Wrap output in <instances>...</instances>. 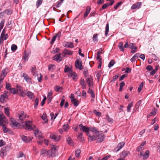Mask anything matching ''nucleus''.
Listing matches in <instances>:
<instances>
[{
	"label": "nucleus",
	"mask_w": 160,
	"mask_h": 160,
	"mask_svg": "<svg viewBox=\"0 0 160 160\" xmlns=\"http://www.w3.org/2000/svg\"><path fill=\"white\" fill-rule=\"evenodd\" d=\"M58 147H53L51 148V149L47 152V155L48 157L50 158L51 157H55L58 151Z\"/></svg>",
	"instance_id": "1"
},
{
	"label": "nucleus",
	"mask_w": 160,
	"mask_h": 160,
	"mask_svg": "<svg viewBox=\"0 0 160 160\" xmlns=\"http://www.w3.org/2000/svg\"><path fill=\"white\" fill-rule=\"evenodd\" d=\"M105 135L102 132H99L96 133V143H101L103 142L105 138Z\"/></svg>",
	"instance_id": "2"
},
{
	"label": "nucleus",
	"mask_w": 160,
	"mask_h": 160,
	"mask_svg": "<svg viewBox=\"0 0 160 160\" xmlns=\"http://www.w3.org/2000/svg\"><path fill=\"white\" fill-rule=\"evenodd\" d=\"M10 148V146H8L2 148L0 151V156L3 158L7 155V152L9 150Z\"/></svg>",
	"instance_id": "3"
},
{
	"label": "nucleus",
	"mask_w": 160,
	"mask_h": 160,
	"mask_svg": "<svg viewBox=\"0 0 160 160\" xmlns=\"http://www.w3.org/2000/svg\"><path fill=\"white\" fill-rule=\"evenodd\" d=\"M25 124L26 127L25 129L30 131L32 130L33 127H34V125L29 121L25 122Z\"/></svg>",
	"instance_id": "4"
},
{
	"label": "nucleus",
	"mask_w": 160,
	"mask_h": 160,
	"mask_svg": "<svg viewBox=\"0 0 160 160\" xmlns=\"http://www.w3.org/2000/svg\"><path fill=\"white\" fill-rule=\"evenodd\" d=\"M78 126L80 130L83 132H85L87 135L89 132V131L90 130L89 128H88L86 126H83L82 124H80L78 125Z\"/></svg>",
	"instance_id": "5"
},
{
	"label": "nucleus",
	"mask_w": 160,
	"mask_h": 160,
	"mask_svg": "<svg viewBox=\"0 0 160 160\" xmlns=\"http://www.w3.org/2000/svg\"><path fill=\"white\" fill-rule=\"evenodd\" d=\"M22 140L25 142H28L32 141L33 137H27L23 135H21Z\"/></svg>",
	"instance_id": "6"
},
{
	"label": "nucleus",
	"mask_w": 160,
	"mask_h": 160,
	"mask_svg": "<svg viewBox=\"0 0 160 160\" xmlns=\"http://www.w3.org/2000/svg\"><path fill=\"white\" fill-rule=\"evenodd\" d=\"M149 151L148 150H147L145 152V153L144 152H141L140 153L139 156L140 157H143L142 158L144 159L148 158L149 156Z\"/></svg>",
	"instance_id": "7"
},
{
	"label": "nucleus",
	"mask_w": 160,
	"mask_h": 160,
	"mask_svg": "<svg viewBox=\"0 0 160 160\" xmlns=\"http://www.w3.org/2000/svg\"><path fill=\"white\" fill-rule=\"evenodd\" d=\"M86 81L88 84L89 88H91L93 86V78L91 75L89 76V78H86Z\"/></svg>",
	"instance_id": "8"
},
{
	"label": "nucleus",
	"mask_w": 160,
	"mask_h": 160,
	"mask_svg": "<svg viewBox=\"0 0 160 160\" xmlns=\"http://www.w3.org/2000/svg\"><path fill=\"white\" fill-rule=\"evenodd\" d=\"M18 116L19 118L22 122L27 117L26 115L24 113V112L23 111H21L19 113Z\"/></svg>",
	"instance_id": "9"
},
{
	"label": "nucleus",
	"mask_w": 160,
	"mask_h": 160,
	"mask_svg": "<svg viewBox=\"0 0 160 160\" xmlns=\"http://www.w3.org/2000/svg\"><path fill=\"white\" fill-rule=\"evenodd\" d=\"M75 66L76 68L80 70H81L82 69V62L79 60H76L75 62Z\"/></svg>",
	"instance_id": "10"
},
{
	"label": "nucleus",
	"mask_w": 160,
	"mask_h": 160,
	"mask_svg": "<svg viewBox=\"0 0 160 160\" xmlns=\"http://www.w3.org/2000/svg\"><path fill=\"white\" fill-rule=\"evenodd\" d=\"M63 46L67 48H74V46L72 42H66L63 44Z\"/></svg>",
	"instance_id": "11"
},
{
	"label": "nucleus",
	"mask_w": 160,
	"mask_h": 160,
	"mask_svg": "<svg viewBox=\"0 0 160 160\" xmlns=\"http://www.w3.org/2000/svg\"><path fill=\"white\" fill-rule=\"evenodd\" d=\"M142 4L141 2H138L133 4L131 7V9H138L140 8V6Z\"/></svg>",
	"instance_id": "12"
},
{
	"label": "nucleus",
	"mask_w": 160,
	"mask_h": 160,
	"mask_svg": "<svg viewBox=\"0 0 160 160\" xmlns=\"http://www.w3.org/2000/svg\"><path fill=\"white\" fill-rule=\"evenodd\" d=\"M50 138L55 142H58L61 139V137L60 136H56L54 134H51L50 136Z\"/></svg>",
	"instance_id": "13"
},
{
	"label": "nucleus",
	"mask_w": 160,
	"mask_h": 160,
	"mask_svg": "<svg viewBox=\"0 0 160 160\" xmlns=\"http://www.w3.org/2000/svg\"><path fill=\"white\" fill-rule=\"evenodd\" d=\"M23 77L24 79L27 82H31V78L26 73H23L22 76H21V77Z\"/></svg>",
	"instance_id": "14"
},
{
	"label": "nucleus",
	"mask_w": 160,
	"mask_h": 160,
	"mask_svg": "<svg viewBox=\"0 0 160 160\" xmlns=\"http://www.w3.org/2000/svg\"><path fill=\"white\" fill-rule=\"evenodd\" d=\"M62 53L64 54L65 56V55H71L73 54V52L72 51L67 48L64 49Z\"/></svg>",
	"instance_id": "15"
},
{
	"label": "nucleus",
	"mask_w": 160,
	"mask_h": 160,
	"mask_svg": "<svg viewBox=\"0 0 160 160\" xmlns=\"http://www.w3.org/2000/svg\"><path fill=\"white\" fill-rule=\"evenodd\" d=\"M88 141H92L96 140L97 141L96 133L95 134L91 135L90 133L88 134Z\"/></svg>",
	"instance_id": "16"
},
{
	"label": "nucleus",
	"mask_w": 160,
	"mask_h": 160,
	"mask_svg": "<svg viewBox=\"0 0 160 160\" xmlns=\"http://www.w3.org/2000/svg\"><path fill=\"white\" fill-rule=\"evenodd\" d=\"M5 33L4 30L3 29L1 35L0 40H6L8 38V34H5Z\"/></svg>",
	"instance_id": "17"
},
{
	"label": "nucleus",
	"mask_w": 160,
	"mask_h": 160,
	"mask_svg": "<svg viewBox=\"0 0 160 160\" xmlns=\"http://www.w3.org/2000/svg\"><path fill=\"white\" fill-rule=\"evenodd\" d=\"M34 134L36 138H42V133L38 129L35 130Z\"/></svg>",
	"instance_id": "18"
},
{
	"label": "nucleus",
	"mask_w": 160,
	"mask_h": 160,
	"mask_svg": "<svg viewBox=\"0 0 160 160\" xmlns=\"http://www.w3.org/2000/svg\"><path fill=\"white\" fill-rule=\"evenodd\" d=\"M125 144V143L124 142H120L118 145L117 147H116L115 149L116 152L119 151L121 149Z\"/></svg>",
	"instance_id": "19"
},
{
	"label": "nucleus",
	"mask_w": 160,
	"mask_h": 160,
	"mask_svg": "<svg viewBox=\"0 0 160 160\" xmlns=\"http://www.w3.org/2000/svg\"><path fill=\"white\" fill-rule=\"evenodd\" d=\"M129 154H130V152L129 151H124L122 152V153L120 156L121 158L124 159Z\"/></svg>",
	"instance_id": "20"
},
{
	"label": "nucleus",
	"mask_w": 160,
	"mask_h": 160,
	"mask_svg": "<svg viewBox=\"0 0 160 160\" xmlns=\"http://www.w3.org/2000/svg\"><path fill=\"white\" fill-rule=\"evenodd\" d=\"M26 95L29 98L32 100L33 98H34V94L31 92L28 91L26 92Z\"/></svg>",
	"instance_id": "21"
},
{
	"label": "nucleus",
	"mask_w": 160,
	"mask_h": 160,
	"mask_svg": "<svg viewBox=\"0 0 160 160\" xmlns=\"http://www.w3.org/2000/svg\"><path fill=\"white\" fill-rule=\"evenodd\" d=\"M61 36V32L59 31L55 35H54L52 38L51 40H56V39L59 40Z\"/></svg>",
	"instance_id": "22"
},
{
	"label": "nucleus",
	"mask_w": 160,
	"mask_h": 160,
	"mask_svg": "<svg viewBox=\"0 0 160 160\" xmlns=\"http://www.w3.org/2000/svg\"><path fill=\"white\" fill-rule=\"evenodd\" d=\"M91 8L89 6H87L86 10V11L85 12V13L84 15V18H86V17L88 16L90 10H91Z\"/></svg>",
	"instance_id": "23"
},
{
	"label": "nucleus",
	"mask_w": 160,
	"mask_h": 160,
	"mask_svg": "<svg viewBox=\"0 0 160 160\" xmlns=\"http://www.w3.org/2000/svg\"><path fill=\"white\" fill-rule=\"evenodd\" d=\"M80 83L82 86V87L83 89L86 88V84L85 81L83 79L81 78L80 80Z\"/></svg>",
	"instance_id": "24"
},
{
	"label": "nucleus",
	"mask_w": 160,
	"mask_h": 160,
	"mask_svg": "<svg viewBox=\"0 0 160 160\" xmlns=\"http://www.w3.org/2000/svg\"><path fill=\"white\" fill-rule=\"evenodd\" d=\"M8 96L6 94H4L2 95H1L0 98V101L2 102H5V98H7Z\"/></svg>",
	"instance_id": "25"
},
{
	"label": "nucleus",
	"mask_w": 160,
	"mask_h": 160,
	"mask_svg": "<svg viewBox=\"0 0 160 160\" xmlns=\"http://www.w3.org/2000/svg\"><path fill=\"white\" fill-rule=\"evenodd\" d=\"M61 54H56L54 57H53V59L54 60L58 61L59 60V61H61V57H60V55Z\"/></svg>",
	"instance_id": "26"
},
{
	"label": "nucleus",
	"mask_w": 160,
	"mask_h": 160,
	"mask_svg": "<svg viewBox=\"0 0 160 160\" xmlns=\"http://www.w3.org/2000/svg\"><path fill=\"white\" fill-rule=\"evenodd\" d=\"M7 74V72H6L5 70V69L3 70L2 71L1 75L0 76V79H3V80Z\"/></svg>",
	"instance_id": "27"
},
{
	"label": "nucleus",
	"mask_w": 160,
	"mask_h": 160,
	"mask_svg": "<svg viewBox=\"0 0 160 160\" xmlns=\"http://www.w3.org/2000/svg\"><path fill=\"white\" fill-rule=\"evenodd\" d=\"M90 88H89L88 93H89L91 94V97L93 98H94L95 97V95L93 90L91 89H90Z\"/></svg>",
	"instance_id": "28"
},
{
	"label": "nucleus",
	"mask_w": 160,
	"mask_h": 160,
	"mask_svg": "<svg viewBox=\"0 0 160 160\" xmlns=\"http://www.w3.org/2000/svg\"><path fill=\"white\" fill-rule=\"evenodd\" d=\"M102 49L101 48L97 52V56L96 57V59L97 60H98L99 59L101 58H100V54L102 53Z\"/></svg>",
	"instance_id": "29"
},
{
	"label": "nucleus",
	"mask_w": 160,
	"mask_h": 160,
	"mask_svg": "<svg viewBox=\"0 0 160 160\" xmlns=\"http://www.w3.org/2000/svg\"><path fill=\"white\" fill-rule=\"evenodd\" d=\"M78 138L80 142H84V138L82 137V132L79 133L78 136Z\"/></svg>",
	"instance_id": "30"
},
{
	"label": "nucleus",
	"mask_w": 160,
	"mask_h": 160,
	"mask_svg": "<svg viewBox=\"0 0 160 160\" xmlns=\"http://www.w3.org/2000/svg\"><path fill=\"white\" fill-rule=\"evenodd\" d=\"M6 118L5 116H3L2 115L0 114V126H1L3 125V121Z\"/></svg>",
	"instance_id": "31"
},
{
	"label": "nucleus",
	"mask_w": 160,
	"mask_h": 160,
	"mask_svg": "<svg viewBox=\"0 0 160 160\" xmlns=\"http://www.w3.org/2000/svg\"><path fill=\"white\" fill-rule=\"evenodd\" d=\"M69 76L72 77V79L74 80H75L76 77L77 76V75L76 73L75 72H72V71H71V72H69Z\"/></svg>",
	"instance_id": "32"
},
{
	"label": "nucleus",
	"mask_w": 160,
	"mask_h": 160,
	"mask_svg": "<svg viewBox=\"0 0 160 160\" xmlns=\"http://www.w3.org/2000/svg\"><path fill=\"white\" fill-rule=\"evenodd\" d=\"M11 125L12 127H15L19 128L20 126V124L16 121Z\"/></svg>",
	"instance_id": "33"
},
{
	"label": "nucleus",
	"mask_w": 160,
	"mask_h": 160,
	"mask_svg": "<svg viewBox=\"0 0 160 160\" xmlns=\"http://www.w3.org/2000/svg\"><path fill=\"white\" fill-rule=\"evenodd\" d=\"M63 1L64 0H61L57 2L55 6L57 8L59 7L63 2Z\"/></svg>",
	"instance_id": "34"
},
{
	"label": "nucleus",
	"mask_w": 160,
	"mask_h": 160,
	"mask_svg": "<svg viewBox=\"0 0 160 160\" xmlns=\"http://www.w3.org/2000/svg\"><path fill=\"white\" fill-rule=\"evenodd\" d=\"M123 43L121 42H119L118 44V48L121 51H124V47L123 46Z\"/></svg>",
	"instance_id": "35"
},
{
	"label": "nucleus",
	"mask_w": 160,
	"mask_h": 160,
	"mask_svg": "<svg viewBox=\"0 0 160 160\" xmlns=\"http://www.w3.org/2000/svg\"><path fill=\"white\" fill-rule=\"evenodd\" d=\"M62 89V87H60L59 86H56L54 87V89L57 92H61Z\"/></svg>",
	"instance_id": "36"
},
{
	"label": "nucleus",
	"mask_w": 160,
	"mask_h": 160,
	"mask_svg": "<svg viewBox=\"0 0 160 160\" xmlns=\"http://www.w3.org/2000/svg\"><path fill=\"white\" fill-rule=\"evenodd\" d=\"M109 31V23H107L106 24L105 28V35L107 36L108 34V32Z\"/></svg>",
	"instance_id": "37"
},
{
	"label": "nucleus",
	"mask_w": 160,
	"mask_h": 160,
	"mask_svg": "<svg viewBox=\"0 0 160 160\" xmlns=\"http://www.w3.org/2000/svg\"><path fill=\"white\" fill-rule=\"evenodd\" d=\"M5 13L9 15L11 14L13 12L12 10L10 9H6L4 11Z\"/></svg>",
	"instance_id": "38"
},
{
	"label": "nucleus",
	"mask_w": 160,
	"mask_h": 160,
	"mask_svg": "<svg viewBox=\"0 0 160 160\" xmlns=\"http://www.w3.org/2000/svg\"><path fill=\"white\" fill-rule=\"evenodd\" d=\"M4 111H5V113L6 114V115L8 116V117H9L10 116V113H9V108H4Z\"/></svg>",
	"instance_id": "39"
},
{
	"label": "nucleus",
	"mask_w": 160,
	"mask_h": 160,
	"mask_svg": "<svg viewBox=\"0 0 160 160\" xmlns=\"http://www.w3.org/2000/svg\"><path fill=\"white\" fill-rule=\"evenodd\" d=\"M48 68L49 70L53 71L55 68V66L54 65L50 64L48 66Z\"/></svg>",
	"instance_id": "40"
},
{
	"label": "nucleus",
	"mask_w": 160,
	"mask_h": 160,
	"mask_svg": "<svg viewBox=\"0 0 160 160\" xmlns=\"http://www.w3.org/2000/svg\"><path fill=\"white\" fill-rule=\"evenodd\" d=\"M41 118L42 120L44 121V123H46L48 122V119H47L46 114L45 113H43V114Z\"/></svg>",
	"instance_id": "41"
},
{
	"label": "nucleus",
	"mask_w": 160,
	"mask_h": 160,
	"mask_svg": "<svg viewBox=\"0 0 160 160\" xmlns=\"http://www.w3.org/2000/svg\"><path fill=\"white\" fill-rule=\"evenodd\" d=\"M81 152V151L80 149H78L76 150L75 152L76 157L77 158L80 155Z\"/></svg>",
	"instance_id": "42"
},
{
	"label": "nucleus",
	"mask_w": 160,
	"mask_h": 160,
	"mask_svg": "<svg viewBox=\"0 0 160 160\" xmlns=\"http://www.w3.org/2000/svg\"><path fill=\"white\" fill-rule=\"evenodd\" d=\"M2 130L4 133H6L9 131V129L7 128L6 125L4 124H3L2 125Z\"/></svg>",
	"instance_id": "43"
},
{
	"label": "nucleus",
	"mask_w": 160,
	"mask_h": 160,
	"mask_svg": "<svg viewBox=\"0 0 160 160\" xmlns=\"http://www.w3.org/2000/svg\"><path fill=\"white\" fill-rule=\"evenodd\" d=\"M39 102V98H37L34 101V107L35 108H37Z\"/></svg>",
	"instance_id": "44"
},
{
	"label": "nucleus",
	"mask_w": 160,
	"mask_h": 160,
	"mask_svg": "<svg viewBox=\"0 0 160 160\" xmlns=\"http://www.w3.org/2000/svg\"><path fill=\"white\" fill-rule=\"evenodd\" d=\"M47 151L45 149H42L41 150L40 154L43 156H45L47 155Z\"/></svg>",
	"instance_id": "45"
},
{
	"label": "nucleus",
	"mask_w": 160,
	"mask_h": 160,
	"mask_svg": "<svg viewBox=\"0 0 160 160\" xmlns=\"http://www.w3.org/2000/svg\"><path fill=\"white\" fill-rule=\"evenodd\" d=\"M133 103L132 102H130L128 105L127 108L128 112H129L131 110V107L133 106Z\"/></svg>",
	"instance_id": "46"
},
{
	"label": "nucleus",
	"mask_w": 160,
	"mask_h": 160,
	"mask_svg": "<svg viewBox=\"0 0 160 160\" xmlns=\"http://www.w3.org/2000/svg\"><path fill=\"white\" fill-rule=\"evenodd\" d=\"M106 119L108 122L111 123H112L113 122V119L110 117L108 115H106Z\"/></svg>",
	"instance_id": "47"
},
{
	"label": "nucleus",
	"mask_w": 160,
	"mask_h": 160,
	"mask_svg": "<svg viewBox=\"0 0 160 160\" xmlns=\"http://www.w3.org/2000/svg\"><path fill=\"white\" fill-rule=\"evenodd\" d=\"M125 85V83L124 82H122L120 84V88L119 91H121L123 89V87Z\"/></svg>",
	"instance_id": "48"
},
{
	"label": "nucleus",
	"mask_w": 160,
	"mask_h": 160,
	"mask_svg": "<svg viewBox=\"0 0 160 160\" xmlns=\"http://www.w3.org/2000/svg\"><path fill=\"white\" fill-rule=\"evenodd\" d=\"M143 82H142L141 84L139 85L138 88V92H140L141 90L142 89L143 87Z\"/></svg>",
	"instance_id": "49"
},
{
	"label": "nucleus",
	"mask_w": 160,
	"mask_h": 160,
	"mask_svg": "<svg viewBox=\"0 0 160 160\" xmlns=\"http://www.w3.org/2000/svg\"><path fill=\"white\" fill-rule=\"evenodd\" d=\"M115 63V62L114 60L113 59L108 64V67L109 68H110Z\"/></svg>",
	"instance_id": "50"
},
{
	"label": "nucleus",
	"mask_w": 160,
	"mask_h": 160,
	"mask_svg": "<svg viewBox=\"0 0 160 160\" xmlns=\"http://www.w3.org/2000/svg\"><path fill=\"white\" fill-rule=\"evenodd\" d=\"M74 101L71 102L75 106L77 107L78 105L79 101L78 100L75 99Z\"/></svg>",
	"instance_id": "51"
},
{
	"label": "nucleus",
	"mask_w": 160,
	"mask_h": 160,
	"mask_svg": "<svg viewBox=\"0 0 160 160\" xmlns=\"http://www.w3.org/2000/svg\"><path fill=\"white\" fill-rule=\"evenodd\" d=\"M20 92V93L19 94L21 97H24L26 95V92L25 90L23 91V90L21 92Z\"/></svg>",
	"instance_id": "52"
},
{
	"label": "nucleus",
	"mask_w": 160,
	"mask_h": 160,
	"mask_svg": "<svg viewBox=\"0 0 160 160\" xmlns=\"http://www.w3.org/2000/svg\"><path fill=\"white\" fill-rule=\"evenodd\" d=\"M85 77L87 78L88 76V72L87 68L84 69L83 72Z\"/></svg>",
	"instance_id": "53"
},
{
	"label": "nucleus",
	"mask_w": 160,
	"mask_h": 160,
	"mask_svg": "<svg viewBox=\"0 0 160 160\" xmlns=\"http://www.w3.org/2000/svg\"><path fill=\"white\" fill-rule=\"evenodd\" d=\"M4 22L5 21L4 19H2L1 20L0 23V31L3 28Z\"/></svg>",
	"instance_id": "54"
},
{
	"label": "nucleus",
	"mask_w": 160,
	"mask_h": 160,
	"mask_svg": "<svg viewBox=\"0 0 160 160\" xmlns=\"http://www.w3.org/2000/svg\"><path fill=\"white\" fill-rule=\"evenodd\" d=\"M67 143L69 144H71L73 142L72 140L71 137H69L67 139Z\"/></svg>",
	"instance_id": "55"
},
{
	"label": "nucleus",
	"mask_w": 160,
	"mask_h": 160,
	"mask_svg": "<svg viewBox=\"0 0 160 160\" xmlns=\"http://www.w3.org/2000/svg\"><path fill=\"white\" fill-rule=\"evenodd\" d=\"M141 102L142 101L141 100H139L135 104V108L136 109L138 108H139L140 105L141 104Z\"/></svg>",
	"instance_id": "56"
},
{
	"label": "nucleus",
	"mask_w": 160,
	"mask_h": 160,
	"mask_svg": "<svg viewBox=\"0 0 160 160\" xmlns=\"http://www.w3.org/2000/svg\"><path fill=\"white\" fill-rule=\"evenodd\" d=\"M90 130L92 132H95L96 133H98V130L95 128H91Z\"/></svg>",
	"instance_id": "57"
},
{
	"label": "nucleus",
	"mask_w": 160,
	"mask_h": 160,
	"mask_svg": "<svg viewBox=\"0 0 160 160\" xmlns=\"http://www.w3.org/2000/svg\"><path fill=\"white\" fill-rule=\"evenodd\" d=\"M118 77H119L118 74L116 75L115 76H113L112 77V80L111 81V82H114L116 80V79L118 78Z\"/></svg>",
	"instance_id": "58"
},
{
	"label": "nucleus",
	"mask_w": 160,
	"mask_h": 160,
	"mask_svg": "<svg viewBox=\"0 0 160 160\" xmlns=\"http://www.w3.org/2000/svg\"><path fill=\"white\" fill-rule=\"evenodd\" d=\"M17 48V46L15 44H12L11 46V49L12 51H15Z\"/></svg>",
	"instance_id": "59"
},
{
	"label": "nucleus",
	"mask_w": 160,
	"mask_h": 160,
	"mask_svg": "<svg viewBox=\"0 0 160 160\" xmlns=\"http://www.w3.org/2000/svg\"><path fill=\"white\" fill-rule=\"evenodd\" d=\"M43 0H37L36 2V5L38 7L40 6L42 3Z\"/></svg>",
	"instance_id": "60"
},
{
	"label": "nucleus",
	"mask_w": 160,
	"mask_h": 160,
	"mask_svg": "<svg viewBox=\"0 0 160 160\" xmlns=\"http://www.w3.org/2000/svg\"><path fill=\"white\" fill-rule=\"evenodd\" d=\"M63 129L65 130V131H67V130L69 129V127L68 125H64L63 126Z\"/></svg>",
	"instance_id": "61"
},
{
	"label": "nucleus",
	"mask_w": 160,
	"mask_h": 160,
	"mask_svg": "<svg viewBox=\"0 0 160 160\" xmlns=\"http://www.w3.org/2000/svg\"><path fill=\"white\" fill-rule=\"evenodd\" d=\"M98 68H101L102 64V59L100 58L98 59Z\"/></svg>",
	"instance_id": "62"
},
{
	"label": "nucleus",
	"mask_w": 160,
	"mask_h": 160,
	"mask_svg": "<svg viewBox=\"0 0 160 160\" xmlns=\"http://www.w3.org/2000/svg\"><path fill=\"white\" fill-rule=\"evenodd\" d=\"M71 70V69L70 68L67 67L66 65H65V68L64 69V72H70Z\"/></svg>",
	"instance_id": "63"
},
{
	"label": "nucleus",
	"mask_w": 160,
	"mask_h": 160,
	"mask_svg": "<svg viewBox=\"0 0 160 160\" xmlns=\"http://www.w3.org/2000/svg\"><path fill=\"white\" fill-rule=\"evenodd\" d=\"M10 90L11 93L13 94H15L17 92V90L15 88H11Z\"/></svg>",
	"instance_id": "64"
}]
</instances>
